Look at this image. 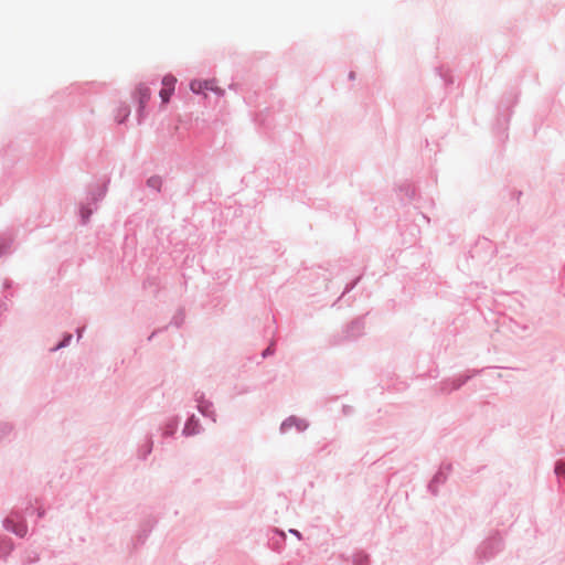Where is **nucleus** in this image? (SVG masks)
<instances>
[{"label":"nucleus","mask_w":565,"mask_h":565,"mask_svg":"<svg viewBox=\"0 0 565 565\" xmlns=\"http://www.w3.org/2000/svg\"><path fill=\"white\" fill-rule=\"evenodd\" d=\"M504 548V540L499 531H493L476 548L475 557L479 565L493 559Z\"/></svg>","instance_id":"obj_1"},{"label":"nucleus","mask_w":565,"mask_h":565,"mask_svg":"<svg viewBox=\"0 0 565 565\" xmlns=\"http://www.w3.org/2000/svg\"><path fill=\"white\" fill-rule=\"evenodd\" d=\"M452 471V465L451 462L443 463L438 471L434 475L431 480L429 481L427 486V490L429 493H431L434 497H437L439 493V487L443 486L447 479L450 472Z\"/></svg>","instance_id":"obj_2"},{"label":"nucleus","mask_w":565,"mask_h":565,"mask_svg":"<svg viewBox=\"0 0 565 565\" xmlns=\"http://www.w3.org/2000/svg\"><path fill=\"white\" fill-rule=\"evenodd\" d=\"M3 527L19 537H24L28 534V525L24 520L14 521L11 518H6L3 520Z\"/></svg>","instance_id":"obj_3"},{"label":"nucleus","mask_w":565,"mask_h":565,"mask_svg":"<svg viewBox=\"0 0 565 565\" xmlns=\"http://www.w3.org/2000/svg\"><path fill=\"white\" fill-rule=\"evenodd\" d=\"M190 88L195 94H203L206 96V90H212L215 93H221V90L215 86L213 81H201L193 79L190 83Z\"/></svg>","instance_id":"obj_4"},{"label":"nucleus","mask_w":565,"mask_h":565,"mask_svg":"<svg viewBox=\"0 0 565 565\" xmlns=\"http://www.w3.org/2000/svg\"><path fill=\"white\" fill-rule=\"evenodd\" d=\"M175 82H177V79L172 75H167L163 77L162 88L159 93L160 98L163 104H167L170 100V97L174 92Z\"/></svg>","instance_id":"obj_5"},{"label":"nucleus","mask_w":565,"mask_h":565,"mask_svg":"<svg viewBox=\"0 0 565 565\" xmlns=\"http://www.w3.org/2000/svg\"><path fill=\"white\" fill-rule=\"evenodd\" d=\"M308 427V424L300 418L289 417L281 424V431L288 434L292 428H296L297 431H303Z\"/></svg>","instance_id":"obj_6"},{"label":"nucleus","mask_w":565,"mask_h":565,"mask_svg":"<svg viewBox=\"0 0 565 565\" xmlns=\"http://www.w3.org/2000/svg\"><path fill=\"white\" fill-rule=\"evenodd\" d=\"M152 529L153 525L150 522H146L141 525L134 541V546L136 548L138 546H142L147 542L148 537L152 532Z\"/></svg>","instance_id":"obj_7"},{"label":"nucleus","mask_w":565,"mask_h":565,"mask_svg":"<svg viewBox=\"0 0 565 565\" xmlns=\"http://www.w3.org/2000/svg\"><path fill=\"white\" fill-rule=\"evenodd\" d=\"M135 94L141 108L146 105V103L150 99L151 96L149 87L145 84L138 85Z\"/></svg>","instance_id":"obj_8"},{"label":"nucleus","mask_w":565,"mask_h":565,"mask_svg":"<svg viewBox=\"0 0 565 565\" xmlns=\"http://www.w3.org/2000/svg\"><path fill=\"white\" fill-rule=\"evenodd\" d=\"M352 565H371L370 555L362 550L354 552L352 555Z\"/></svg>","instance_id":"obj_9"},{"label":"nucleus","mask_w":565,"mask_h":565,"mask_svg":"<svg viewBox=\"0 0 565 565\" xmlns=\"http://www.w3.org/2000/svg\"><path fill=\"white\" fill-rule=\"evenodd\" d=\"M286 541V534L280 530H275V535L270 541V546L273 550L279 552L282 547V544Z\"/></svg>","instance_id":"obj_10"},{"label":"nucleus","mask_w":565,"mask_h":565,"mask_svg":"<svg viewBox=\"0 0 565 565\" xmlns=\"http://www.w3.org/2000/svg\"><path fill=\"white\" fill-rule=\"evenodd\" d=\"M40 561V554L35 550L25 551L22 563L23 565H32Z\"/></svg>","instance_id":"obj_11"},{"label":"nucleus","mask_w":565,"mask_h":565,"mask_svg":"<svg viewBox=\"0 0 565 565\" xmlns=\"http://www.w3.org/2000/svg\"><path fill=\"white\" fill-rule=\"evenodd\" d=\"M13 543L11 539L7 537L0 542V554L9 555L13 551Z\"/></svg>","instance_id":"obj_12"},{"label":"nucleus","mask_w":565,"mask_h":565,"mask_svg":"<svg viewBox=\"0 0 565 565\" xmlns=\"http://www.w3.org/2000/svg\"><path fill=\"white\" fill-rule=\"evenodd\" d=\"M554 473L558 479L563 478L565 479V460L562 461H555L554 465Z\"/></svg>","instance_id":"obj_13"},{"label":"nucleus","mask_w":565,"mask_h":565,"mask_svg":"<svg viewBox=\"0 0 565 565\" xmlns=\"http://www.w3.org/2000/svg\"><path fill=\"white\" fill-rule=\"evenodd\" d=\"M289 533L292 534L294 536H296L298 540H302V534L301 532H299L298 530L296 529H290L289 530Z\"/></svg>","instance_id":"obj_14"},{"label":"nucleus","mask_w":565,"mask_h":565,"mask_svg":"<svg viewBox=\"0 0 565 565\" xmlns=\"http://www.w3.org/2000/svg\"><path fill=\"white\" fill-rule=\"evenodd\" d=\"M36 512V515L38 518H43L45 515V510L42 509V508H38L36 510H34Z\"/></svg>","instance_id":"obj_15"},{"label":"nucleus","mask_w":565,"mask_h":565,"mask_svg":"<svg viewBox=\"0 0 565 565\" xmlns=\"http://www.w3.org/2000/svg\"><path fill=\"white\" fill-rule=\"evenodd\" d=\"M267 353H269V349H266V351L264 352V355H266Z\"/></svg>","instance_id":"obj_16"},{"label":"nucleus","mask_w":565,"mask_h":565,"mask_svg":"<svg viewBox=\"0 0 565 565\" xmlns=\"http://www.w3.org/2000/svg\"><path fill=\"white\" fill-rule=\"evenodd\" d=\"M149 182H153V180H152V179H149ZM154 182H159V180H154Z\"/></svg>","instance_id":"obj_17"}]
</instances>
